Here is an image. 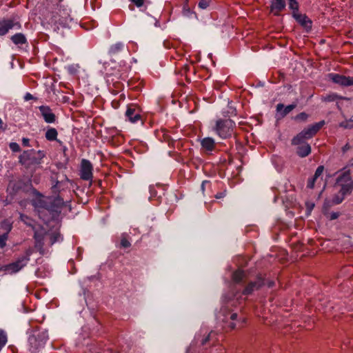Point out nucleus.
I'll list each match as a JSON object with an SVG mask.
<instances>
[{"label": "nucleus", "instance_id": "79ce46f5", "mask_svg": "<svg viewBox=\"0 0 353 353\" xmlns=\"http://www.w3.org/2000/svg\"><path fill=\"white\" fill-rule=\"evenodd\" d=\"M149 191H150V199H152V197H153V196H156V194H157V191H156L155 188H154L153 186H152V185H150V186L149 187Z\"/></svg>", "mask_w": 353, "mask_h": 353}, {"label": "nucleus", "instance_id": "bb28decb", "mask_svg": "<svg viewBox=\"0 0 353 353\" xmlns=\"http://www.w3.org/2000/svg\"><path fill=\"white\" fill-rule=\"evenodd\" d=\"M57 131L55 128H51L47 130L46 132V138L48 141H54L57 139Z\"/></svg>", "mask_w": 353, "mask_h": 353}, {"label": "nucleus", "instance_id": "ea45409f", "mask_svg": "<svg viewBox=\"0 0 353 353\" xmlns=\"http://www.w3.org/2000/svg\"><path fill=\"white\" fill-rule=\"evenodd\" d=\"M315 181L314 179L310 178L307 180V188L309 189H313L314 188Z\"/></svg>", "mask_w": 353, "mask_h": 353}, {"label": "nucleus", "instance_id": "37998d69", "mask_svg": "<svg viewBox=\"0 0 353 353\" xmlns=\"http://www.w3.org/2000/svg\"><path fill=\"white\" fill-rule=\"evenodd\" d=\"M97 26H98V24L94 20L90 19V27H89L90 30L92 28L97 27Z\"/></svg>", "mask_w": 353, "mask_h": 353}, {"label": "nucleus", "instance_id": "2f4dec72", "mask_svg": "<svg viewBox=\"0 0 353 353\" xmlns=\"http://www.w3.org/2000/svg\"><path fill=\"white\" fill-rule=\"evenodd\" d=\"M131 246V243L129 241V240L127 239L125 234H122L121 242H120V247L123 248H128Z\"/></svg>", "mask_w": 353, "mask_h": 353}, {"label": "nucleus", "instance_id": "4be33fe9", "mask_svg": "<svg viewBox=\"0 0 353 353\" xmlns=\"http://www.w3.org/2000/svg\"><path fill=\"white\" fill-rule=\"evenodd\" d=\"M11 41L15 45H23L27 43V39L25 35L22 33H17L12 35L10 38Z\"/></svg>", "mask_w": 353, "mask_h": 353}, {"label": "nucleus", "instance_id": "cd10ccee", "mask_svg": "<svg viewBox=\"0 0 353 353\" xmlns=\"http://www.w3.org/2000/svg\"><path fill=\"white\" fill-rule=\"evenodd\" d=\"M289 8L292 11V13H299V4L297 0H288Z\"/></svg>", "mask_w": 353, "mask_h": 353}, {"label": "nucleus", "instance_id": "3c124183", "mask_svg": "<svg viewBox=\"0 0 353 353\" xmlns=\"http://www.w3.org/2000/svg\"><path fill=\"white\" fill-rule=\"evenodd\" d=\"M89 168H90V186L92 184V166L90 163Z\"/></svg>", "mask_w": 353, "mask_h": 353}, {"label": "nucleus", "instance_id": "4c0bfd02", "mask_svg": "<svg viewBox=\"0 0 353 353\" xmlns=\"http://www.w3.org/2000/svg\"><path fill=\"white\" fill-rule=\"evenodd\" d=\"M213 334V332H211L210 333H209L208 334V336H206L205 338H203L201 341V345L202 346H205L207 345V343L210 341V337H211V335Z\"/></svg>", "mask_w": 353, "mask_h": 353}, {"label": "nucleus", "instance_id": "6e6552de", "mask_svg": "<svg viewBox=\"0 0 353 353\" xmlns=\"http://www.w3.org/2000/svg\"><path fill=\"white\" fill-rule=\"evenodd\" d=\"M47 339L48 335L46 332L34 331L28 339L31 352L36 353L43 348Z\"/></svg>", "mask_w": 353, "mask_h": 353}, {"label": "nucleus", "instance_id": "c03bdc74", "mask_svg": "<svg viewBox=\"0 0 353 353\" xmlns=\"http://www.w3.org/2000/svg\"><path fill=\"white\" fill-rule=\"evenodd\" d=\"M24 99L26 101H29V100H31V99L36 100L37 99L34 98L30 93H26V94L24 97Z\"/></svg>", "mask_w": 353, "mask_h": 353}, {"label": "nucleus", "instance_id": "e433bc0d", "mask_svg": "<svg viewBox=\"0 0 353 353\" xmlns=\"http://www.w3.org/2000/svg\"><path fill=\"white\" fill-rule=\"evenodd\" d=\"M9 146L11 150L13 152H19L21 150L19 145L17 143H10Z\"/></svg>", "mask_w": 353, "mask_h": 353}, {"label": "nucleus", "instance_id": "dca6fc26", "mask_svg": "<svg viewBox=\"0 0 353 353\" xmlns=\"http://www.w3.org/2000/svg\"><path fill=\"white\" fill-rule=\"evenodd\" d=\"M296 103H292L284 107L283 103H278L276 106V112L279 114L281 118L287 116L291 111H292L296 107Z\"/></svg>", "mask_w": 353, "mask_h": 353}, {"label": "nucleus", "instance_id": "f03ea898", "mask_svg": "<svg viewBox=\"0 0 353 353\" xmlns=\"http://www.w3.org/2000/svg\"><path fill=\"white\" fill-rule=\"evenodd\" d=\"M339 188L336 194L333 195L332 199H326L323 205V213L330 220H335L339 218L340 213L338 212H330V209L336 205L341 204L345 198L351 194L353 191V180L350 176V171L346 170L341 173L336 179L334 188Z\"/></svg>", "mask_w": 353, "mask_h": 353}, {"label": "nucleus", "instance_id": "603ef678", "mask_svg": "<svg viewBox=\"0 0 353 353\" xmlns=\"http://www.w3.org/2000/svg\"><path fill=\"white\" fill-rule=\"evenodd\" d=\"M163 46H164V47H165V48H170V43H169L168 41H165L163 42Z\"/></svg>", "mask_w": 353, "mask_h": 353}, {"label": "nucleus", "instance_id": "473e14b6", "mask_svg": "<svg viewBox=\"0 0 353 353\" xmlns=\"http://www.w3.org/2000/svg\"><path fill=\"white\" fill-rule=\"evenodd\" d=\"M346 170H350V174H352V172H353V158L350 161V163L349 164L344 167L343 169L339 170L338 172H336L335 173V174H338L339 175L341 173L346 171ZM350 176L352 177V176L350 175Z\"/></svg>", "mask_w": 353, "mask_h": 353}, {"label": "nucleus", "instance_id": "5fc2aeb1", "mask_svg": "<svg viewBox=\"0 0 353 353\" xmlns=\"http://www.w3.org/2000/svg\"><path fill=\"white\" fill-rule=\"evenodd\" d=\"M2 124H3L2 120L0 119V128H2Z\"/></svg>", "mask_w": 353, "mask_h": 353}, {"label": "nucleus", "instance_id": "6ab92c4d", "mask_svg": "<svg viewBox=\"0 0 353 353\" xmlns=\"http://www.w3.org/2000/svg\"><path fill=\"white\" fill-rule=\"evenodd\" d=\"M124 47V43L121 41L112 44L109 48L108 54L111 57L116 56L123 50Z\"/></svg>", "mask_w": 353, "mask_h": 353}, {"label": "nucleus", "instance_id": "5701e85b", "mask_svg": "<svg viewBox=\"0 0 353 353\" xmlns=\"http://www.w3.org/2000/svg\"><path fill=\"white\" fill-rule=\"evenodd\" d=\"M1 229L3 232L2 234H6L8 238V234L12 229V223L8 219H4L1 222Z\"/></svg>", "mask_w": 353, "mask_h": 353}, {"label": "nucleus", "instance_id": "a878e982", "mask_svg": "<svg viewBox=\"0 0 353 353\" xmlns=\"http://www.w3.org/2000/svg\"><path fill=\"white\" fill-rule=\"evenodd\" d=\"M81 178L88 180V160L83 159L81 161Z\"/></svg>", "mask_w": 353, "mask_h": 353}, {"label": "nucleus", "instance_id": "8fccbe9b", "mask_svg": "<svg viewBox=\"0 0 353 353\" xmlns=\"http://www.w3.org/2000/svg\"><path fill=\"white\" fill-rule=\"evenodd\" d=\"M208 183H210V181H207V180L203 181L202 182L201 185V190H202L203 192H204V190H205V185L206 184H208Z\"/></svg>", "mask_w": 353, "mask_h": 353}, {"label": "nucleus", "instance_id": "864d4df0", "mask_svg": "<svg viewBox=\"0 0 353 353\" xmlns=\"http://www.w3.org/2000/svg\"><path fill=\"white\" fill-rule=\"evenodd\" d=\"M312 179H314V181L316 182V180L319 179L318 177H315V175L314 174V176L312 177H311Z\"/></svg>", "mask_w": 353, "mask_h": 353}, {"label": "nucleus", "instance_id": "7c9ffc66", "mask_svg": "<svg viewBox=\"0 0 353 353\" xmlns=\"http://www.w3.org/2000/svg\"><path fill=\"white\" fill-rule=\"evenodd\" d=\"M91 133L95 137H101V126L99 125V128L95 123V121H93V124L92 126V132Z\"/></svg>", "mask_w": 353, "mask_h": 353}, {"label": "nucleus", "instance_id": "20e7f679", "mask_svg": "<svg viewBox=\"0 0 353 353\" xmlns=\"http://www.w3.org/2000/svg\"><path fill=\"white\" fill-rule=\"evenodd\" d=\"M212 128L213 132L222 139H231L236 135V123L231 119H217Z\"/></svg>", "mask_w": 353, "mask_h": 353}, {"label": "nucleus", "instance_id": "393cba45", "mask_svg": "<svg viewBox=\"0 0 353 353\" xmlns=\"http://www.w3.org/2000/svg\"><path fill=\"white\" fill-rule=\"evenodd\" d=\"M343 97L339 95L336 93L332 92L328 94H326L325 96H323L321 98L322 101L324 102H333L336 101L337 100L343 99Z\"/></svg>", "mask_w": 353, "mask_h": 353}, {"label": "nucleus", "instance_id": "6e6d98bb", "mask_svg": "<svg viewBox=\"0 0 353 353\" xmlns=\"http://www.w3.org/2000/svg\"><path fill=\"white\" fill-rule=\"evenodd\" d=\"M352 127H353V124H351V123L348 124L347 126V128H352Z\"/></svg>", "mask_w": 353, "mask_h": 353}, {"label": "nucleus", "instance_id": "bf43d9fd", "mask_svg": "<svg viewBox=\"0 0 353 353\" xmlns=\"http://www.w3.org/2000/svg\"><path fill=\"white\" fill-rule=\"evenodd\" d=\"M352 173H353V172Z\"/></svg>", "mask_w": 353, "mask_h": 353}, {"label": "nucleus", "instance_id": "b1692460", "mask_svg": "<svg viewBox=\"0 0 353 353\" xmlns=\"http://www.w3.org/2000/svg\"><path fill=\"white\" fill-rule=\"evenodd\" d=\"M33 230L34 231V240L43 241L45 236L47 233L46 230L42 227H39L38 228H36L34 227Z\"/></svg>", "mask_w": 353, "mask_h": 353}, {"label": "nucleus", "instance_id": "13d9d810", "mask_svg": "<svg viewBox=\"0 0 353 353\" xmlns=\"http://www.w3.org/2000/svg\"><path fill=\"white\" fill-rule=\"evenodd\" d=\"M93 321H94V322H96V323H98L97 319L94 316L93 317Z\"/></svg>", "mask_w": 353, "mask_h": 353}, {"label": "nucleus", "instance_id": "09e8293b", "mask_svg": "<svg viewBox=\"0 0 353 353\" xmlns=\"http://www.w3.org/2000/svg\"><path fill=\"white\" fill-rule=\"evenodd\" d=\"M22 144L23 146H29V139L27 138H23Z\"/></svg>", "mask_w": 353, "mask_h": 353}, {"label": "nucleus", "instance_id": "f8f14e48", "mask_svg": "<svg viewBox=\"0 0 353 353\" xmlns=\"http://www.w3.org/2000/svg\"><path fill=\"white\" fill-rule=\"evenodd\" d=\"M328 79L333 83L338 84L342 87H348L353 85V78L346 77L338 73H329L327 74Z\"/></svg>", "mask_w": 353, "mask_h": 353}, {"label": "nucleus", "instance_id": "412c9836", "mask_svg": "<svg viewBox=\"0 0 353 353\" xmlns=\"http://www.w3.org/2000/svg\"><path fill=\"white\" fill-rule=\"evenodd\" d=\"M57 196L54 199L52 202V208L51 210L57 212L58 209L64 205V199L61 194H57Z\"/></svg>", "mask_w": 353, "mask_h": 353}, {"label": "nucleus", "instance_id": "0eeeda50", "mask_svg": "<svg viewBox=\"0 0 353 353\" xmlns=\"http://www.w3.org/2000/svg\"><path fill=\"white\" fill-rule=\"evenodd\" d=\"M33 252L34 248L30 246L25 250L23 255L19 256L15 261L7 265L6 266V270L10 273H16L19 272L23 268L26 266L30 261V256Z\"/></svg>", "mask_w": 353, "mask_h": 353}, {"label": "nucleus", "instance_id": "de8ad7c7", "mask_svg": "<svg viewBox=\"0 0 353 353\" xmlns=\"http://www.w3.org/2000/svg\"><path fill=\"white\" fill-rule=\"evenodd\" d=\"M58 234H53L51 236V244H53L57 241Z\"/></svg>", "mask_w": 353, "mask_h": 353}, {"label": "nucleus", "instance_id": "72a5a7b5", "mask_svg": "<svg viewBox=\"0 0 353 353\" xmlns=\"http://www.w3.org/2000/svg\"><path fill=\"white\" fill-rule=\"evenodd\" d=\"M212 3V0H199L198 3L199 8L201 10L207 9Z\"/></svg>", "mask_w": 353, "mask_h": 353}, {"label": "nucleus", "instance_id": "4d7b16f0", "mask_svg": "<svg viewBox=\"0 0 353 353\" xmlns=\"http://www.w3.org/2000/svg\"><path fill=\"white\" fill-rule=\"evenodd\" d=\"M117 139H119L118 141H119V142L123 141V138H121V137H118Z\"/></svg>", "mask_w": 353, "mask_h": 353}, {"label": "nucleus", "instance_id": "423d86ee", "mask_svg": "<svg viewBox=\"0 0 353 353\" xmlns=\"http://www.w3.org/2000/svg\"><path fill=\"white\" fill-rule=\"evenodd\" d=\"M32 188V183L30 180L21 179H12L9 181L6 192L8 196L12 199L20 192H30Z\"/></svg>", "mask_w": 353, "mask_h": 353}, {"label": "nucleus", "instance_id": "4468645a", "mask_svg": "<svg viewBox=\"0 0 353 353\" xmlns=\"http://www.w3.org/2000/svg\"><path fill=\"white\" fill-rule=\"evenodd\" d=\"M39 110L41 113L46 123H54L56 120L55 114L52 112V110L48 106L41 105L39 107Z\"/></svg>", "mask_w": 353, "mask_h": 353}, {"label": "nucleus", "instance_id": "1a4fd4ad", "mask_svg": "<svg viewBox=\"0 0 353 353\" xmlns=\"http://www.w3.org/2000/svg\"><path fill=\"white\" fill-rule=\"evenodd\" d=\"M52 181L55 182V184L52 187V191L54 194H61L63 195V192L69 190V180L67 176L63 174H56L52 176Z\"/></svg>", "mask_w": 353, "mask_h": 353}, {"label": "nucleus", "instance_id": "9b49d317", "mask_svg": "<svg viewBox=\"0 0 353 353\" xmlns=\"http://www.w3.org/2000/svg\"><path fill=\"white\" fill-rule=\"evenodd\" d=\"M14 28L21 29V24L14 19H3L0 20V36L6 35L10 30Z\"/></svg>", "mask_w": 353, "mask_h": 353}, {"label": "nucleus", "instance_id": "f704fd0d", "mask_svg": "<svg viewBox=\"0 0 353 353\" xmlns=\"http://www.w3.org/2000/svg\"><path fill=\"white\" fill-rule=\"evenodd\" d=\"M6 234L0 235V248H3L6 245V241L8 240Z\"/></svg>", "mask_w": 353, "mask_h": 353}, {"label": "nucleus", "instance_id": "aec40b11", "mask_svg": "<svg viewBox=\"0 0 353 353\" xmlns=\"http://www.w3.org/2000/svg\"><path fill=\"white\" fill-rule=\"evenodd\" d=\"M222 115L226 119H230L231 117L236 115V109L232 101L228 103L225 109L223 110Z\"/></svg>", "mask_w": 353, "mask_h": 353}, {"label": "nucleus", "instance_id": "ddd939ff", "mask_svg": "<svg viewBox=\"0 0 353 353\" xmlns=\"http://www.w3.org/2000/svg\"><path fill=\"white\" fill-rule=\"evenodd\" d=\"M292 17L299 23L307 32L312 30V21L310 19L306 14L300 13H292Z\"/></svg>", "mask_w": 353, "mask_h": 353}, {"label": "nucleus", "instance_id": "c9c22d12", "mask_svg": "<svg viewBox=\"0 0 353 353\" xmlns=\"http://www.w3.org/2000/svg\"><path fill=\"white\" fill-rule=\"evenodd\" d=\"M323 171H324V166L323 165L318 166V168H316V171L314 172L315 177L319 178L320 176H321L322 174H323Z\"/></svg>", "mask_w": 353, "mask_h": 353}, {"label": "nucleus", "instance_id": "a211bd4d", "mask_svg": "<svg viewBox=\"0 0 353 353\" xmlns=\"http://www.w3.org/2000/svg\"><path fill=\"white\" fill-rule=\"evenodd\" d=\"M188 2V0H185V2L183 3L182 10L183 15L190 19H198L197 14L190 8Z\"/></svg>", "mask_w": 353, "mask_h": 353}, {"label": "nucleus", "instance_id": "c756f323", "mask_svg": "<svg viewBox=\"0 0 353 353\" xmlns=\"http://www.w3.org/2000/svg\"><path fill=\"white\" fill-rule=\"evenodd\" d=\"M43 241L34 240V248L39 252L41 255L44 254L45 250L43 249Z\"/></svg>", "mask_w": 353, "mask_h": 353}, {"label": "nucleus", "instance_id": "58836bf2", "mask_svg": "<svg viewBox=\"0 0 353 353\" xmlns=\"http://www.w3.org/2000/svg\"><path fill=\"white\" fill-rule=\"evenodd\" d=\"M131 2H132L137 8L141 7L145 0H130Z\"/></svg>", "mask_w": 353, "mask_h": 353}, {"label": "nucleus", "instance_id": "a18cd8bd", "mask_svg": "<svg viewBox=\"0 0 353 353\" xmlns=\"http://www.w3.org/2000/svg\"><path fill=\"white\" fill-rule=\"evenodd\" d=\"M350 145L349 143H346L343 148H342V152L345 154L347 151H348L350 149Z\"/></svg>", "mask_w": 353, "mask_h": 353}, {"label": "nucleus", "instance_id": "9d476101", "mask_svg": "<svg viewBox=\"0 0 353 353\" xmlns=\"http://www.w3.org/2000/svg\"><path fill=\"white\" fill-rule=\"evenodd\" d=\"M141 110L140 107L136 103H130L127 106L125 115L128 120L131 123H135L141 121L143 124V121L141 116Z\"/></svg>", "mask_w": 353, "mask_h": 353}, {"label": "nucleus", "instance_id": "2eb2a0df", "mask_svg": "<svg viewBox=\"0 0 353 353\" xmlns=\"http://www.w3.org/2000/svg\"><path fill=\"white\" fill-rule=\"evenodd\" d=\"M286 6L285 0H272L270 5V11L275 16H279L280 12L285 9Z\"/></svg>", "mask_w": 353, "mask_h": 353}, {"label": "nucleus", "instance_id": "f3484780", "mask_svg": "<svg viewBox=\"0 0 353 353\" xmlns=\"http://www.w3.org/2000/svg\"><path fill=\"white\" fill-rule=\"evenodd\" d=\"M202 149L206 152H212L215 149V141L211 137H205L201 141Z\"/></svg>", "mask_w": 353, "mask_h": 353}, {"label": "nucleus", "instance_id": "7ed1b4c3", "mask_svg": "<svg viewBox=\"0 0 353 353\" xmlns=\"http://www.w3.org/2000/svg\"><path fill=\"white\" fill-rule=\"evenodd\" d=\"M325 124L324 120L315 123L304 128L292 139V145H297L296 154L299 157L303 158L311 153V146L306 142L312 139Z\"/></svg>", "mask_w": 353, "mask_h": 353}, {"label": "nucleus", "instance_id": "a19ab883", "mask_svg": "<svg viewBox=\"0 0 353 353\" xmlns=\"http://www.w3.org/2000/svg\"><path fill=\"white\" fill-rule=\"evenodd\" d=\"M95 343L94 340L90 341V352L99 353V351L94 350Z\"/></svg>", "mask_w": 353, "mask_h": 353}, {"label": "nucleus", "instance_id": "49530a36", "mask_svg": "<svg viewBox=\"0 0 353 353\" xmlns=\"http://www.w3.org/2000/svg\"><path fill=\"white\" fill-rule=\"evenodd\" d=\"M225 196V192H218L216 195H215V197L216 199H222L223 198L224 196Z\"/></svg>", "mask_w": 353, "mask_h": 353}, {"label": "nucleus", "instance_id": "39448f33", "mask_svg": "<svg viewBox=\"0 0 353 353\" xmlns=\"http://www.w3.org/2000/svg\"><path fill=\"white\" fill-rule=\"evenodd\" d=\"M44 156V153L41 150H25L19 157V163L26 168H30L40 164Z\"/></svg>", "mask_w": 353, "mask_h": 353}, {"label": "nucleus", "instance_id": "f257e3e1", "mask_svg": "<svg viewBox=\"0 0 353 353\" xmlns=\"http://www.w3.org/2000/svg\"><path fill=\"white\" fill-rule=\"evenodd\" d=\"M245 274L242 270H237L232 274V280L234 286L232 290V297L227 301L226 305L222 307L217 315V319L221 321L224 327H228L234 330L237 327H241L245 323V318L239 316L236 312L230 311L229 307L234 305L236 302L242 299V296H250L254 292L259 290L262 287L268 285V288H272L274 285V281H267L262 274L256 276L254 280L250 281L245 284Z\"/></svg>", "mask_w": 353, "mask_h": 353}, {"label": "nucleus", "instance_id": "c85d7f7f", "mask_svg": "<svg viewBox=\"0 0 353 353\" xmlns=\"http://www.w3.org/2000/svg\"><path fill=\"white\" fill-rule=\"evenodd\" d=\"M309 118V114L305 112H302L297 115H296L293 119L296 121L299 122H305Z\"/></svg>", "mask_w": 353, "mask_h": 353}]
</instances>
